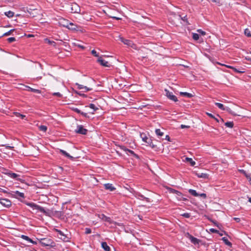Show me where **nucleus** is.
I'll return each mask as SVG.
<instances>
[{"label":"nucleus","instance_id":"f257e3e1","mask_svg":"<svg viewBox=\"0 0 251 251\" xmlns=\"http://www.w3.org/2000/svg\"><path fill=\"white\" fill-rule=\"evenodd\" d=\"M27 205L29 206L30 207L32 208L33 209H36L40 212L47 215L48 214V212L46 211L45 208L39 205H37L34 203L33 202H28L27 204Z\"/></svg>","mask_w":251,"mask_h":251},{"label":"nucleus","instance_id":"f03ea898","mask_svg":"<svg viewBox=\"0 0 251 251\" xmlns=\"http://www.w3.org/2000/svg\"><path fill=\"white\" fill-rule=\"evenodd\" d=\"M56 232L58 233V236L64 242H68L70 238L65 235L62 231L58 229H55Z\"/></svg>","mask_w":251,"mask_h":251},{"label":"nucleus","instance_id":"7ed1b4c3","mask_svg":"<svg viewBox=\"0 0 251 251\" xmlns=\"http://www.w3.org/2000/svg\"><path fill=\"white\" fill-rule=\"evenodd\" d=\"M141 138H142L143 141L147 143L150 146H151L152 148L154 147V145L152 144V142L151 139L148 138L146 134L143 133L140 134Z\"/></svg>","mask_w":251,"mask_h":251},{"label":"nucleus","instance_id":"20e7f679","mask_svg":"<svg viewBox=\"0 0 251 251\" xmlns=\"http://www.w3.org/2000/svg\"><path fill=\"white\" fill-rule=\"evenodd\" d=\"M165 95L170 100L176 102L178 101L177 98L176 96L173 95L172 92H170L167 89H165Z\"/></svg>","mask_w":251,"mask_h":251},{"label":"nucleus","instance_id":"39448f33","mask_svg":"<svg viewBox=\"0 0 251 251\" xmlns=\"http://www.w3.org/2000/svg\"><path fill=\"white\" fill-rule=\"evenodd\" d=\"M75 131L77 133L86 135L88 130L86 128H84L82 125H79L77 126V128L75 130Z\"/></svg>","mask_w":251,"mask_h":251},{"label":"nucleus","instance_id":"423d86ee","mask_svg":"<svg viewBox=\"0 0 251 251\" xmlns=\"http://www.w3.org/2000/svg\"><path fill=\"white\" fill-rule=\"evenodd\" d=\"M71 12L73 13H78L80 11L79 6L76 3H73L71 4Z\"/></svg>","mask_w":251,"mask_h":251},{"label":"nucleus","instance_id":"0eeeda50","mask_svg":"<svg viewBox=\"0 0 251 251\" xmlns=\"http://www.w3.org/2000/svg\"><path fill=\"white\" fill-rule=\"evenodd\" d=\"M0 203L6 207H9L11 205V202L7 199L0 198Z\"/></svg>","mask_w":251,"mask_h":251},{"label":"nucleus","instance_id":"6e6552de","mask_svg":"<svg viewBox=\"0 0 251 251\" xmlns=\"http://www.w3.org/2000/svg\"><path fill=\"white\" fill-rule=\"evenodd\" d=\"M41 244L44 246H51L52 241L51 240L48 238H42L40 240Z\"/></svg>","mask_w":251,"mask_h":251},{"label":"nucleus","instance_id":"1a4fd4ad","mask_svg":"<svg viewBox=\"0 0 251 251\" xmlns=\"http://www.w3.org/2000/svg\"><path fill=\"white\" fill-rule=\"evenodd\" d=\"M120 40L122 42H123L124 44H125L129 47H132L134 45V44H133L132 41H131V40H128V39H126L124 38L123 37H120Z\"/></svg>","mask_w":251,"mask_h":251},{"label":"nucleus","instance_id":"9d476101","mask_svg":"<svg viewBox=\"0 0 251 251\" xmlns=\"http://www.w3.org/2000/svg\"><path fill=\"white\" fill-rule=\"evenodd\" d=\"M97 62H99L101 65L104 66V67H109L110 66L109 62L105 61V60H103L101 58V57H100L98 58V59L97 60Z\"/></svg>","mask_w":251,"mask_h":251},{"label":"nucleus","instance_id":"9b49d317","mask_svg":"<svg viewBox=\"0 0 251 251\" xmlns=\"http://www.w3.org/2000/svg\"><path fill=\"white\" fill-rule=\"evenodd\" d=\"M135 196L136 198L139 200H145L147 202H150V200L149 198L145 197L143 195H142L141 193L139 192H136L135 194Z\"/></svg>","mask_w":251,"mask_h":251},{"label":"nucleus","instance_id":"f8f14e48","mask_svg":"<svg viewBox=\"0 0 251 251\" xmlns=\"http://www.w3.org/2000/svg\"><path fill=\"white\" fill-rule=\"evenodd\" d=\"M187 237L190 239L191 242L194 245L199 244L200 242V240L197 238L194 237L189 233H187Z\"/></svg>","mask_w":251,"mask_h":251},{"label":"nucleus","instance_id":"ddd939ff","mask_svg":"<svg viewBox=\"0 0 251 251\" xmlns=\"http://www.w3.org/2000/svg\"><path fill=\"white\" fill-rule=\"evenodd\" d=\"M75 85L76 86H77V88L78 89H79L80 90L83 89L84 90L83 91V92H87L88 91L92 90V88H88L87 86H83V85L79 84H78L77 83H76L75 84Z\"/></svg>","mask_w":251,"mask_h":251},{"label":"nucleus","instance_id":"4468645a","mask_svg":"<svg viewBox=\"0 0 251 251\" xmlns=\"http://www.w3.org/2000/svg\"><path fill=\"white\" fill-rule=\"evenodd\" d=\"M64 26H66L68 29L72 30H77V26L75 25H74L72 23H70L67 25H64Z\"/></svg>","mask_w":251,"mask_h":251},{"label":"nucleus","instance_id":"2eb2a0df","mask_svg":"<svg viewBox=\"0 0 251 251\" xmlns=\"http://www.w3.org/2000/svg\"><path fill=\"white\" fill-rule=\"evenodd\" d=\"M104 187L106 190H109L110 191H113L116 189L113 185L110 183H106L104 184Z\"/></svg>","mask_w":251,"mask_h":251},{"label":"nucleus","instance_id":"dca6fc26","mask_svg":"<svg viewBox=\"0 0 251 251\" xmlns=\"http://www.w3.org/2000/svg\"><path fill=\"white\" fill-rule=\"evenodd\" d=\"M100 218L102 220L107 222L110 224L113 223V221L111 219L110 217H107L104 214H101L100 215Z\"/></svg>","mask_w":251,"mask_h":251},{"label":"nucleus","instance_id":"f3484780","mask_svg":"<svg viewBox=\"0 0 251 251\" xmlns=\"http://www.w3.org/2000/svg\"><path fill=\"white\" fill-rule=\"evenodd\" d=\"M196 175L199 178H208L209 175L207 174L206 173H196Z\"/></svg>","mask_w":251,"mask_h":251},{"label":"nucleus","instance_id":"a211bd4d","mask_svg":"<svg viewBox=\"0 0 251 251\" xmlns=\"http://www.w3.org/2000/svg\"><path fill=\"white\" fill-rule=\"evenodd\" d=\"M21 238L27 242L31 243L34 245L36 244V242L35 241H33L31 239H30L29 237L25 235H22Z\"/></svg>","mask_w":251,"mask_h":251},{"label":"nucleus","instance_id":"6ab92c4d","mask_svg":"<svg viewBox=\"0 0 251 251\" xmlns=\"http://www.w3.org/2000/svg\"><path fill=\"white\" fill-rule=\"evenodd\" d=\"M13 193H14V194H13V196L16 198H25V195L24 193L20 192L18 191H16L15 192H13Z\"/></svg>","mask_w":251,"mask_h":251},{"label":"nucleus","instance_id":"aec40b11","mask_svg":"<svg viewBox=\"0 0 251 251\" xmlns=\"http://www.w3.org/2000/svg\"><path fill=\"white\" fill-rule=\"evenodd\" d=\"M219 64L220 65H221V66H225L226 67L228 68L232 69L235 72H238V73H244V71H241V70H237V69H236L235 68H234V67H233L232 66H229V65H224V64H221V63H219Z\"/></svg>","mask_w":251,"mask_h":251},{"label":"nucleus","instance_id":"412c9836","mask_svg":"<svg viewBox=\"0 0 251 251\" xmlns=\"http://www.w3.org/2000/svg\"><path fill=\"white\" fill-rule=\"evenodd\" d=\"M26 88H27V91H28L36 93L37 94H40L41 93V91L40 90L34 89V88H31L29 86H26Z\"/></svg>","mask_w":251,"mask_h":251},{"label":"nucleus","instance_id":"4be33fe9","mask_svg":"<svg viewBox=\"0 0 251 251\" xmlns=\"http://www.w3.org/2000/svg\"><path fill=\"white\" fill-rule=\"evenodd\" d=\"M101 247L105 251H110V247L108 246L107 244L105 242L101 243Z\"/></svg>","mask_w":251,"mask_h":251},{"label":"nucleus","instance_id":"5701e85b","mask_svg":"<svg viewBox=\"0 0 251 251\" xmlns=\"http://www.w3.org/2000/svg\"><path fill=\"white\" fill-rule=\"evenodd\" d=\"M180 95L189 98H191L193 97V95L192 94L187 92H180Z\"/></svg>","mask_w":251,"mask_h":251},{"label":"nucleus","instance_id":"b1692460","mask_svg":"<svg viewBox=\"0 0 251 251\" xmlns=\"http://www.w3.org/2000/svg\"><path fill=\"white\" fill-rule=\"evenodd\" d=\"M60 152L63 154L64 155V156H65L66 157L69 158H70V159H73V157L71 156L68 153H67L66 151H64V150H60Z\"/></svg>","mask_w":251,"mask_h":251},{"label":"nucleus","instance_id":"393cba45","mask_svg":"<svg viewBox=\"0 0 251 251\" xmlns=\"http://www.w3.org/2000/svg\"><path fill=\"white\" fill-rule=\"evenodd\" d=\"M188 192L190 194H191L192 195H193V196H195V197H199V194H198L196 190H193V189H189L188 190Z\"/></svg>","mask_w":251,"mask_h":251},{"label":"nucleus","instance_id":"a878e982","mask_svg":"<svg viewBox=\"0 0 251 251\" xmlns=\"http://www.w3.org/2000/svg\"><path fill=\"white\" fill-rule=\"evenodd\" d=\"M4 14L7 16L8 18H12L14 16V13L11 11H8L7 12H5L4 13Z\"/></svg>","mask_w":251,"mask_h":251},{"label":"nucleus","instance_id":"bb28decb","mask_svg":"<svg viewBox=\"0 0 251 251\" xmlns=\"http://www.w3.org/2000/svg\"><path fill=\"white\" fill-rule=\"evenodd\" d=\"M185 160L189 162L192 166H194L196 164V162L191 158L186 157Z\"/></svg>","mask_w":251,"mask_h":251},{"label":"nucleus","instance_id":"cd10ccee","mask_svg":"<svg viewBox=\"0 0 251 251\" xmlns=\"http://www.w3.org/2000/svg\"><path fill=\"white\" fill-rule=\"evenodd\" d=\"M155 132L158 136L161 137L164 135V132L161 131L160 129H156Z\"/></svg>","mask_w":251,"mask_h":251},{"label":"nucleus","instance_id":"c85d7f7f","mask_svg":"<svg viewBox=\"0 0 251 251\" xmlns=\"http://www.w3.org/2000/svg\"><path fill=\"white\" fill-rule=\"evenodd\" d=\"M8 175L12 178H16L18 176H19V175L14 173H9Z\"/></svg>","mask_w":251,"mask_h":251},{"label":"nucleus","instance_id":"c756f323","mask_svg":"<svg viewBox=\"0 0 251 251\" xmlns=\"http://www.w3.org/2000/svg\"><path fill=\"white\" fill-rule=\"evenodd\" d=\"M13 114L17 117H20L21 119H24L25 117V115H23L19 112H15Z\"/></svg>","mask_w":251,"mask_h":251},{"label":"nucleus","instance_id":"7c9ffc66","mask_svg":"<svg viewBox=\"0 0 251 251\" xmlns=\"http://www.w3.org/2000/svg\"><path fill=\"white\" fill-rule=\"evenodd\" d=\"M215 104L219 108L222 110H225V108L224 106V105L221 103L219 102H215Z\"/></svg>","mask_w":251,"mask_h":251},{"label":"nucleus","instance_id":"2f4dec72","mask_svg":"<svg viewBox=\"0 0 251 251\" xmlns=\"http://www.w3.org/2000/svg\"><path fill=\"white\" fill-rule=\"evenodd\" d=\"M225 126H226V127H229V128H232L233 127V126H234V124H233V122H226L225 124Z\"/></svg>","mask_w":251,"mask_h":251},{"label":"nucleus","instance_id":"473e14b6","mask_svg":"<svg viewBox=\"0 0 251 251\" xmlns=\"http://www.w3.org/2000/svg\"><path fill=\"white\" fill-rule=\"evenodd\" d=\"M244 33L247 36L251 37V33L250 32V30L248 28H246L245 29Z\"/></svg>","mask_w":251,"mask_h":251},{"label":"nucleus","instance_id":"72a5a7b5","mask_svg":"<svg viewBox=\"0 0 251 251\" xmlns=\"http://www.w3.org/2000/svg\"><path fill=\"white\" fill-rule=\"evenodd\" d=\"M39 129L41 131L46 132L47 130V127L46 126L41 125L39 127Z\"/></svg>","mask_w":251,"mask_h":251},{"label":"nucleus","instance_id":"f704fd0d","mask_svg":"<svg viewBox=\"0 0 251 251\" xmlns=\"http://www.w3.org/2000/svg\"><path fill=\"white\" fill-rule=\"evenodd\" d=\"M89 107L93 109L94 111H96L98 109V108L96 106V105L93 103H91L89 104Z\"/></svg>","mask_w":251,"mask_h":251},{"label":"nucleus","instance_id":"c9c22d12","mask_svg":"<svg viewBox=\"0 0 251 251\" xmlns=\"http://www.w3.org/2000/svg\"><path fill=\"white\" fill-rule=\"evenodd\" d=\"M192 37L194 40L197 41L199 39V35L197 33H193Z\"/></svg>","mask_w":251,"mask_h":251},{"label":"nucleus","instance_id":"e433bc0d","mask_svg":"<svg viewBox=\"0 0 251 251\" xmlns=\"http://www.w3.org/2000/svg\"><path fill=\"white\" fill-rule=\"evenodd\" d=\"M223 240L224 241L225 243L229 246H231V243L225 237L223 238Z\"/></svg>","mask_w":251,"mask_h":251},{"label":"nucleus","instance_id":"4c0bfd02","mask_svg":"<svg viewBox=\"0 0 251 251\" xmlns=\"http://www.w3.org/2000/svg\"><path fill=\"white\" fill-rule=\"evenodd\" d=\"M14 30H15L14 29H11L9 31H8V32H5V33H4L2 36H6L10 35L12 33V32H13Z\"/></svg>","mask_w":251,"mask_h":251},{"label":"nucleus","instance_id":"58836bf2","mask_svg":"<svg viewBox=\"0 0 251 251\" xmlns=\"http://www.w3.org/2000/svg\"><path fill=\"white\" fill-rule=\"evenodd\" d=\"M126 152H128L130 153V154H132L134 156H135V157H136L137 158L138 157V156L136 153H135L133 151H132V150L128 149V150H127V151Z\"/></svg>","mask_w":251,"mask_h":251},{"label":"nucleus","instance_id":"ea45409f","mask_svg":"<svg viewBox=\"0 0 251 251\" xmlns=\"http://www.w3.org/2000/svg\"><path fill=\"white\" fill-rule=\"evenodd\" d=\"M181 216L183 217L186 218H189L191 216V214L189 213H184L182 214H181Z\"/></svg>","mask_w":251,"mask_h":251},{"label":"nucleus","instance_id":"a19ab883","mask_svg":"<svg viewBox=\"0 0 251 251\" xmlns=\"http://www.w3.org/2000/svg\"><path fill=\"white\" fill-rule=\"evenodd\" d=\"M7 40L9 43H12L16 41L15 37H9Z\"/></svg>","mask_w":251,"mask_h":251},{"label":"nucleus","instance_id":"79ce46f5","mask_svg":"<svg viewBox=\"0 0 251 251\" xmlns=\"http://www.w3.org/2000/svg\"><path fill=\"white\" fill-rule=\"evenodd\" d=\"M91 53L96 57H100L99 53H97V52L95 50H93L91 51Z\"/></svg>","mask_w":251,"mask_h":251},{"label":"nucleus","instance_id":"37998d69","mask_svg":"<svg viewBox=\"0 0 251 251\" xmlns=\"http://www.w3.org/2000/svg\"><path fill=\"white\" fill-rule=\"evenodd\" d=\"M85 233L86 234H90L91 233V229L89 228H86L85 229Z\"/></svg>","mask_w":251,"mask_h":251},{"label":"nucleus","instance_id":"c03bdc74","mask_svg":"<svg viewBox=\"0 0 251 251\" xmlns=\"http://www.w3.org/2000/svg\"><path fill=\"white\" fill-rule=\"evenodd\" d=\"M52 95H53V96H57V97H59V98L61 97H62V95L60 93H59V92H55V93H53L52 94Z\"/></svg>","mask_w":251,"mask_h":251},{"label":"nucleus","instance_id":"a18cd8bd","mask_svg":"<svg viewBox=\"0 0 251 251\" xmlns=\"http://www.w3.org/2000/svg\"><path fill=\"white\" fill-rule=\"evenodd\" d=\"M198 32H199L200 34H201L202 35H205L206 33L205 31L202 30L201 29H198L197 30Z\"/></svg>","mask_w":251,"mask_h":251},{"label":"nucleus","instance_id":"49530a36","mask_svg":"<svg viewBox=\"0 0 251 251\" xmlns=\"http://www.w3.org/2000/svg\"><path fill=\"white\" fill-rule=\"evenodd\" d=\"M73 110L76 113H78V114H80L81 113V111L78 109L77 108H72Z\"/></svg>","mask_w":251,"mask_h":251},{"label":"nucleus","instance_id":"de8ad7c7","mask_svg":"<svg viewBox=\"0 0 251 251\" xmlns=\"http://www.w3.org/2000/svg\"><path fill=\"white\" fill-rule=\"evenodd\" d=\"M213 2L216 3L217 5L220 6L221 5V2L220 0H210Z\"/></svg>","mask_w":251,"mask_h":251},{"label":"nucleus","instance_id":"09e8293b","mask_svg":"<svg viewBox=\"0 0 251 251\" xmlns=\"http://www.w3.org/2000/svg\"><path fill=\"white\" fill-rule=\"evenodd\" d=\"M210 231L212 232V233H219V231L217 230V229H215L214 228H210Z\"/></svg>","mask_w":251,"mask_h":251},{"label":"nucleus","instance_id":"8fccbe9b","mask_svg":"<svg viewBox=\"0 0 251 251\" xmlns=\"http://www.w3.org/2000/svg\"><path fill=\"white\" fill-rule=\"evenodd\" d=\"M199 196L201 197H202L204 199H206V198L207 197L206 196V194H205V193H201V194H199Z\"/></svg>","mask_w":251,"mask_h":251},{"label":"nucleus","instance_id":"3c124183","mask_svg":"<svg viewBox=\"0 0 251 251\" xmlns=\"http://www.w3.org/2000/svg\"><path fill=\"white\" fill-rule=\"evenodd\" d=\"M180 127H181V128H189L190 126H185V125H181L180 126Z\"/></svg>","mask_w":251,"mask_h":251},{"label":"nucleus","instance_id":"603ef678","mask_svg":"<svg viewBox=\"0 0 251 251\" xmlns=\"http://www.w3.org/2000/svg\"><path fill=\"white\" fill-rule=\"evenodd\" d=\"M207 115H208L209 117L212 118H213V119H214V118H215V116H214L213 115H212V114H211V113H207Z\"/></svg>","mask_w":251,"mask_h":251},{"label":"nucleus","instance_id":"864d4df0","mask_svg":"<svg viewBox=\"0 0 251 251\" xmlns=\"http://www.w3.org/2000/svg\"><path fill=\"white\" fill-rule=\"evenodd\" d=\"M121 149L126 152L127 151V150H128V149L126 148L125 146H121Z\"/></svg>","mask_w":251,"mask_h":251},{"label":"nucleus","instance_id":"5fc2aeb1","mask_svg":"<svg viewBox=\"0 0 251 251\" xmlns=\"http://www.w3.org/2000/svg\"><path fill=\"white\" fill-rule=\"evenodd\" d=\"M165 139L167 140L168 141H171L170 137V136L168 135H166Z\"/></svg>","mask_w":251,"mask_h":251},{"label":"nucleus","instance_id":"6e6d98bb","mask_svg":"<svg viewBox=\"0 0 251 251\" xmlns=\"http://www.w3.org/2000/svg\"><path fill=\"white\" fill-rule=\"evenodd\" d=\"M181 19L185 21V22H187V16H184L183 17H182L181 18Z\"/></svg>","mask_w":251,"mask_h":251},{"label":"nucleus","instance_id":"4d7b16f0","mask_svg":"<svg viewBox=\"0 0 251 251\" xmlns=\"http://www.w3.org/2000/svg\"><path fill=\"white\" fill-rule=\"evenodd\" d=\"M80 114L83 115V116L86 117L87 116V114L86 113H84L83 112H81Z\"/></svg>","mask_w":251,"mask_h":251},{"label":"nucleus","instance_id":"13d9d810","mask_svg":"<svg viewBox=\"0 0 251 251\" xmlns=\"http://www.w3.org/2000/svg\"><path fill=\"white\" fill-rule=\"evenodd\" d=\"M171 191L172 193H174V194H176V193H177V190H175V189H171Z\"/></svg>","mask_w":251,"mask_h":251},{"label":"nucleus","instance_id":"bf43d9fd","mask_svg":"<svg viewBox=\"0 0 251 251\" xmlns=\"http://www.w3.org/2000/svg\"><path fill=\"white\" fill-rule=\"evenodd\" d=\"M177 196H181L182 195V193L177 191V193H176Z\"/></svg>","mask_w":251,"mask_h":251},{"label":"nucleus","instance_id":"052dcab7","mask_svg":"<svg viewBox=\"0 0 251 251\" xmlns=\"http://www.w3.org/2000/svg\"><path fill=\"white\" fill-rule=\"evenodd\" d=\"M234 219L237 222H239L240 221V219L239 218H234Z\"/></svg>","mask_w":251,"mask_h":251},{"label":"nucleus","instance_id":"680f3d73","mask_svg":"<svg viewBox=\"0 0 251 251\" xmlns=\"http://www.w3.org/2000/svg\"><path fill=\"white\" fill-rule=\"evenodd\" d=\"M78 47L79 48H80L82 49H84V48H85L84 46H81V45H78Z\"/></svg>","mask_w":251,"mask_h":251},{"label":"nucleus","instance_id":"e2e57ef3","mask_svg":"<svg viewBox=\"0 0 251 251\" xmlns=\"http://www.w3.org/2000/svg\"><path fill=\"white\" fill-rule=\"evenodd\" d=\"M212 222L214 224L215 226H218V225L216 222H214V221H212Z\"/></svg>","mask_w":251,"mask_h":251},{"label":"nucleus","instance_id":"0e129e2a","mask_svg":"<svg viewBox=\"0 0 251 251\" xmlns=\"http://www.w3.org/2000/svg\"><path fill=\"white\" fill-rule=\"evenodd\" d=\"M244 175H245V176H246V177L247 178H249V177H250V176L249 175L247 174L246 173L244 174Z\"/></svg>","mask_w":251,"mask_h":251},{"label":"nucleus","instance_id":"69168bd1","mask_svg":"<svg viewBox=\"0 0 251 251\" xmlns=\"http://www.w3.org/2000/svg\"><path fill=\"white\" fill-rule=\"evenodd\" d=\"M240 171L243 173V174H246V171L243 170H240Z\"/></svg>","mask_w":251,"mask_h":251},{"label":"nucleus","instance_id":"338daca9","mask_svg":"<svg viewBox=\"0 0 251 251\" xmlns=\"http://www.w3.org/2000/svg\"><path fill=\"white\" fill-rule=\"evenodd\" d=\"M217 116H218V117H219V118H220V120H221L222 122H224L223 119L222 118H221L220 117H219V116L218 115H217Z\"/></svg>","mask_w":251,"mask_h":251},{"label":"nucleus","instance_id":"774afa93","mask_svg":"<svg viewBox=\"0 0 251 251\" xmlns=\"http://www.w3.org/2000/svg\"><path fill=\"white\" fill-rule=\"evenodd\" d=\"M249 201L251 203V198H249Z\"/></svg>","mask_w":251,"mask_h":251}]
</instances>
